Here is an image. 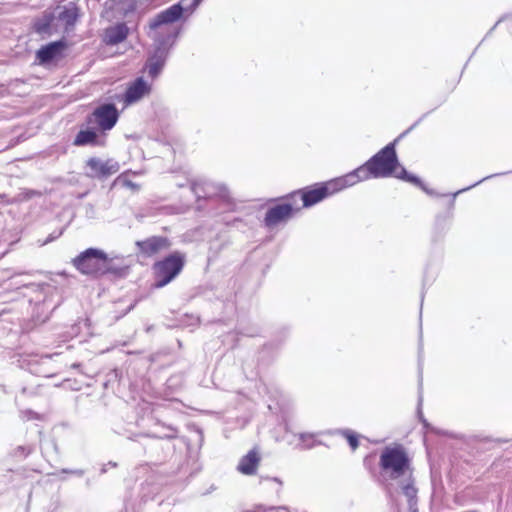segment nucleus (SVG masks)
Masks as SVG:
<instances>
[{
	"mask_svg": "<svg viewBox=\"0 0 512 512\" xmlns=\"http://www.w3.org/2000/svg\"><path fill=\"white\" fill-rule=\"evenodd\" d=\"M509 173H512V170L485 176L475 183L453 193H439L435 189L429 188L418 175L409 172L406 168H402L401 172L397 175L399 180L414 185L415 187L421 189L428 196L436 198L448 197L447 202L443 205V210L438 211L435 214L431 225L429 255L424 267L422 277V288L420 294V318L422 317V306L426 291L435 282L439 273L440 265L444 258L445 238L452 228L454 222L456 197L459 194L476 187L486 180L507 175Z\"/></svg>",
	"mask_w": 512,
	"mask_h": 512,
	"instance_id": "f257e3e1",
	"label": "nucleus"
},
{
	"mask_svg": "<svg viewBox=\"0 0 512 512\" xmlns=\"http://www.w3.org/2000/svg\"><path fill=\"white\" fill-rule=\"evenodd\" d=\"M184 1L181 0L172 4L149 20L146 33L152 40V48L148 56L168 60L170 52L176 45L183 30L182 25H172L187 21L196 11L192 10L191 3L184 6Z\"/></svg>",
	"mask_w": 512,
	"mask_h": 512,
	"instance_id": "f03ea898",
	"label": "nucleus"
},
{
	"mask_svg": "<svg viewBox=\"0 0 512 512\" xmlns=\"http://www.w3.org/2000/svg\"><path fill=\"white\" fill-rule=\"evenodd\" d=\"M380 476L384 480H400L399 487L407 498L410 512H418V489L415 486L411 459L401 444L386 446L379 460Z\"/></svg>",
	"mask_w": 512,
	"mask_h": 512,
	"instance_id": "7ed1b4c3",
	"label": "nucleus"
},
{
	"mask_svg": "<svg viewBox=\"0 0 512 512\" xmlns=\"http://www.w3.org/2000/svg\"><path fill=\"white\" fill-rule=\"evenodd\" d=\"M72 264L82 275L94 279L112 276L124 279L130 274V265L123 256H109L103 249L89 247L72 259Z\"/></svg>",
	"mask_w": 512,
	"mask_h": 512,
	"instance_id": "20e7f679",
	"label": "nucleus"
},
{
	"mask_svg": "<svg viewBox=\"0 0 512 512\" xmlns=\"http://www.w3.org/2000/svg\"><path fill=\"white\" fill-rule=\"evenodd\" d=\"M402 168L394 143H388L377 153L371 156L359 167L346 173V177L351 185L354 186L361 181L368 179H381L397 177Z\"/></svg>",
	"mask_w": 512,
	"mask_h": 512,
	"instance_id": "39448f33",
	"label": "nucleus"
},
{
	"mask_svg": "<svg viewBox=\"0 0 512 512\" xmlns=\"http://www.w3.org/2000/svg\"><path fill=\"white\" fill-rule=\"evenodd\" d=\"M22 294L28 299L31 309V320L34 325L44 324L52 312L61 304L59 289L46 282L23 284Z\"/></svg>",
	"mask_w": 512,
	"mask_h": 512,
	"instance_id": "423d86ee",
	"label": "nucleus"
},
{
	"mask_svg": "<svg viewBox=\"0 0 512 512\" xmlns=\"http://www.w3.org/2000/svg\"><path fill=\"white\" fill-rule=\"evenodd\" d=\"M190 190L196 198L198 211L218 210L220 213L234 212L237 203L229 188L223 183L191 181Z\"/></svg>",
	"mask_w": 512,
	"mask_h": 512,
	"instance_id": "0eeeda50",
	"label": "nucleus"
},
{
	"mask_svg": "<svg viewBox=\"0 0 512 512\" xmlns=\"http://www.w3.org/2000/svg\"><path fill=\"white\" fill-rule=\"evenodd\" d=\"M236 284L237 280L230 278L226 284L200 285L196 288L195 296L211 303L213 311L221 316L220 320H224L236 313Z\"/></svg>",
	"mask_w": 512,
	"mask_h": 512,
	"instance_id": "6e6552de",
	"label": "nucleus"
},
{
	"mask_svg": "<svg viewBox=\"0 0 512 512\" xmlns=\"http://www.w3.org/2000/svg\"><path fill=\"white\" fill-rule=\"evenodd\" d=\"M351 187L346 175L316 182L300 188L302 208H311L325 199Z\"/></svg>",
	"mask_w": 512,
	"mask_h": 512,
	"instance_id": "1a4fd4ad",
	"label": "nucleus"
},
{
	"mask_svg": "<svg viewBox=\"0 0 512 512\" xmlns=\"http://www.w3.org/2000/svg\"><path fill=\"white\" fill-rule=\"evenodd\" d=\"M138 504L125 498L124 508L121 512H142L143 507L156 512H166L171 503L166 502L161 495V485L156 483L153 479H146L140 486L138 492Z\"/></svg>",
	"mask_w": 512,
	"mask_h": 512,
	"instance_id": "9d476101",
	"label": "nucleus"
},
{
	"mask_svg": "<svg viewBox=\"0 0 512 512\" xmlns=\"http://www.w3.org/2000/svg\"><path fill=\"white\" fill-rule=\"evenodd\" d=\"M186 255L178 250L172 251L153 264L154 288H162L173 281L183 270Z\"/></svg>",
	"mask_w": 512,
	"mask_h": 512,
	"instance_id": "9b49d317",
	"label": "nucleus"
},
{
	"mask_svg": "<svg viewBox=\"0 0 512 512\" xmlns=\"http://www.w3.org/2000/svg\"><path fill=\"white\" fill-rule=\"evenodd\" d=\"M69 44L65 37L42 45L35 52V63L44 68L56 66L65 58Z\"/></svg>",
	"mask_w": 512,
	"mask_h": 512,
	"instance_id": "f8f14e48",
	"label": "nucleus"
},
{
	"mask_svg": "<svg viewBox=\"0 0 512 512\" xmlns=\"http://www.w3.org/2000/svg\"><path fill=\"white\" fill-rule=\"evenodd\" d=\"M120 113L113 102H104L97 105L93 111L86 115L88 124H94L107 134L118 122Z\"/></svg>",
	"mask_w": 512,
	"mask_h": 512,
	"instance_id": "ddd939ff",
	"label": "nucleus"
},
{
	"mask_svg": "<svg viewBox=\"0 0 512 512\" xmlns=\"http://www.w3.org/2000/svg\"><path fill=\"white\" fill-rule=\"evenodd\" d=\"M163 428L166 430V432L164 433H139L134 434L133 437L130 436L129 438L135 441H137L138 438L151 439V442L146 447L149 449L151 454H153L154 451L160 449L161 452L163 453V457H159V460H164L173 449V446L170 444L169 441L177 438L178 430L176 427H173L171 425L163 426ZM158 456L160 455L158 454Z\"/></svg>",
	"mask_w": 512,
	"mask_h": 512,
	"instance_id": "4468645a",
	"label": "nucleus"
},
{
	"mask_svg": "<svg viewBox=\"0 0 512 512\" xmlns=\"http://www.w3.org/2000/svg\"><path fill=\"white\" fill-rule=\"evenodd\" d=\"M72 144L76 147H105L107 134L94 124H88V120L85 118L79 126V131L75 135Z\"/></svg>",
	"mask_w": 512,
	"mask_h": 512,
	"instance_id": "2eb2a0df",
	"label": "nucleus"
},
{
	"mask_svg": "<svg viewBox=\"0 0 512 512\" xmlns=\"http://www.w3.org/2000/svg\"><path fill=\"white\" fill-rule=\"evenodd\" d=\"M273 202L274 205L267 208L263 219V224L268 229L287 223L297 214V209H293L290 203Z\"/></svg>",
	"mask_w": 512,
	"mask_h": 512,
	"instance_id": "dca6fc26",
	"label": "nucleus"
},
{
	"mask_svg": "<svg viewBox=\"0 0 512 512\" xmlns=\"http://www.w3.org/2000/svg\"><path fill=\"white\" fill-rule=\"evenodd\" d=\"M152 92V84L143 76H138L127 84L125 91L119 97L124 106L133 105Z\"/></svg>",
	"mask_w": 512,
	"mask_h": 512,
	"instance_id": "f3484780",
	"label": "nucleus"
},
{
	"mask_svg": "<svg viewBox=\"0 0 512 512\" xmlns=\"http://www.w3.org/2000/svg\"><path fill=\"white\" fill-rule=\"evenodd\" d=\"M85 169L88 177L105 180L117 173L120 169V165L114 159L103 161L100 158L91 157L86 161Z\"/></svg>",
	"mask_w": 512,
	"mask_h": 512,
	"instance_id": "a211bd4d",
	"label": "nucleus"
},
{
	"mask_svg": "<svg viewBox=\"0 0 512 512\" xmlns=\"http://www.w3.org/2000/svg\"><path fill=\"white\" fill-rule=\"evenodd\" d=\"M187 447V460L173 471L175 480L173 482H187L197 472L201 470V465L198 462V450H192L190 443L185 442Z\"/></svg>",
	"mask_w": 512,
	"mask_h": 512,
	"instance_id": "6ab92c4d",
	"label": "nucleus"
},
{
	"mask_svg": "<svg viewBox=\"0 0 512 512\" xmlns=\"http://www.w3.org/2000/svg\"><path fill=\"white\" fill-rule=\"evenodd\" d=\"M138 250L147 257L153 256L159 251L170 246V241L166 236H150L143 240L136 241Z\"/></svg>",
	"mask_w": 512,
	"mask_h": 512,
	"instance_id": "aec40b11",
	"label": "nucleus"
},
{
	"mask_svg": "<svg viewBox=\"0 0 512 512\" xmlns=\"http://www.w3.org/2000/svg\"><path fill=\"white\" fill-rule=\"evenodd\" d=\"M93 335L91 331V321L89 318H79L63 333L64 340L79 338V343L86 342Z\"/></svg>",
	"mask_w": 512,
	"mask_h": 512,
	"instance_id": "412c9836",
	"label": "nucleus"
},
{
	"mask_svg": "<svg viewBox=\"0 0 512 512\" xmlns=\"http://www.w3.org/2000/svg\"><path fill=\"white\" fill-rule=\"evenodd\" d=\"M129 36V27L125 22H117L104 30L103 42L108 46L123 43Z\"/></svg>",
	"mask_w": 512,
	"mask_h": 512,
	"instance_id": "4be33fe9",
	"label": "nucleus"
},
{
	"mask_svg": "<svg viewBox=\"0 0 512 512\" xmlns=\"http://www.w3.org/2000/svg\"><path fill=\"white\" fill-rule=\"evenodd\" d=\"M55 20L56 16L53 12H44L42 16L36 17L33 20L32 30L43 37H49L56 32Z\"/></svg>",
	"mask_w": 512,
	"mask_h": 512,
	"instance_id": "5701e85b",
	"label": "nucleus"
},
{
	"mask_svg": "<svg viewBox=\"0 0 512 512\" xmlns=\"http://www.w3.org/2000/svg\"><path fill=\"white\" fill-rule=\"evenodd\" d=\"M260 453L256 448L251 449L247 454L241 457L237 470L243 475H254L260 463Z\"/></svg>",
	"mask_w": 512,
	"mask_h": 512,
	"instance_id": "b1692460",
	"label": "nucleus"
},
{
	"mask_svg": "<svg viewBox=\"0 0 512 512\" xmlns=\"http://www.w3.org/2000/svg\"><path fill=\"white\" fill-rule=\"evenodd\" d=\"M282 348L271 341L265 343L257 354V363L259 366L267 367L271 365L278 357Z\"/></svg>",
	"mask_w": 512,
	"mask_h": 512,
	"instance_id": "393cba45",
	"label": "nucleus"
},
{
	"mask_svg": "<svg viewBox=\"0 0 512 512\" xmlns=\"http://www.w3.org/2000/svg\"><path fill=\"white\" fill-rule=\"evenodd\" d=\"M80 17L79 7L74 2L61 7L56 19L65 23L66 28L73 27Z\"/></svg>",
	"mask_w": 512,
	"mask_h": 512,
	"instance_id": "a878e982",
	"label": "nucleus"
},
{
	"mask_svg": "<svg viewBox=\"0 0 512 512\" xmlns=\"http://www.w3.org/2000/svg\"><path fill=\"white\" fill-rule=\"evenodd\" d=\"M422 358H423V338H422V326L420 325V335L418 343V369H419V390L422 389ZM423 396L422 392L419 391L418 403L416 414L419 422L423 424V419H426L422 411Z\"/></svg>",
	"mask_w": 512,
	"mask_h": 512,
	"instance_id": "bb28decb",
	"label": "nucleus"
},
{
	"mask_svg": "<svg viewBox=\"0 0 512 512\" xmlns=\"http://www.w3.org/2000/svg\"><path fill=\"white\" fill-rule=\"evenodd\" d=\"M229 245L230 241L228 239L222 237L213 239L209 244L207 266H210L212 263H214L217 260L219 254Z\"/></svg>",
	"mask_w": 512,
	"mask_h": 512,
	"instance_id": "cd10ccee",
	"label": "nucleus"
},
{
	"mask_svg": "<svg viewBox=\"0 0 512 512\" xmlns=\"http://www.w3.org/2000/svg\"><path fill=\"white\" fill-rule=\"evenodd\" d=\"M166 60L158 59L154 57L147 56V59L144 64V70L147 72V75L150 79H157L163 72Z\"/></svg>",
	"mask_w": 512,
	"mask_h": 512,
	"instance_id": "c85d7f7f",
	"label": "nucleus"
},
{
	"mask_svg": "<svg viewBox=\"0 0 512 512\" xmlns=\"http://www.w3.org/2000/svg\"><path fill=\"white\" fill-rule=\"evenodd\" d=\"M110 2L112 3L110 8L115 9L124 17L129 16L137 10L136 0H110Z\"/></svg>",
	"mask_w": 512,
	"mask_h": 512,
	"instance_id": "c756f323",
	"label": "nucleus"
},
{
	"mask_svg": "<svg viewBox=\"0 0 512 512\" xmlns=\"http://www.w3.org/2000/svg\"><path fill=\"white\" fill-rule=\"evenodd\" d=\"M300 199V189L293 190L281 197L270 199V201H281L282 203H290L293 209H297V213L300 212L302 206H298V200Z\"/></svg>",
	"mask_w": 512,
	"mask_h": 512,
	"instance_id": "7c9ffc66",
	"label": "nucleus"
},
{
	"mask_svg": "<svg viewBox=\"0 0 512 512\" xmlns=\"http://www.w3.org/2000/svg\"><path fill=\"white\" fill-rule=\"evenodd\" d=\"M314 433L309 432H301L298 434V438L301 441V444L299 445L301 449L309 450L314 448L317 445H321L322 441L315 439Z\"/></svg>",
	"mask_w": 512,
	"mask_h": 512,
	"instance_id": "2f4dec72",
	"label": "nucleus"
},
{
	"mask_svg": "<svg viewBox=\"0 0 512 512\" xmlns=\"http://www.w3.org/2000/svg\"><path fill=\"white\" fill-rule=\"evenodd\" d=\"M291 332V327L288 325H282L277 328L273 334V338L270 340L271 342L278 344L280 348L283 347L286 340L289 338Z\"/></svg>",
	"mask_w": 512,
	"mask_h": 512,
	"instance_id": "473e14b6",
	"label": "nucleus"
},
{
	"mask_svg": "<svg viewBox=\"0 0 512 512\" xmlns=\"http://www.w3.org/2000/svg\"><path fill=\"white\" fill-rule=\"evenodd\" d=\"M338 434H340L341 436H343L346 440H347V443L349 445V447L351 448L352 451H355L359 445H360V442H359V438H360V435L358 433H356L355 431L351 430V429H340L338 431Z\"/></svg>",
	"mask_w": 512,
	"mask_h": 512,
	"instance_id": "72a5a7b5",
	"label": "nucleus"
},
{
	"mask_svg": "<svg viewBox=\"0 0 512 512\" xmlns=\"http://www.w3.org/2000/svg\"><path fill=\"white\" fill-rule=\"evenodd\" d=\"M422 427L425 433H432L439 436H446L452 439H458V437L454 433L433 426L431 423H429L427 419H423Z\"/></svg>",
	"mask_w": 512,
	"mask_h": 512,
	"instance_id": "f704fd0d",
	"label": "nucleus"
},
{
	"mask_svg": "<svg viewBox=\"0 0 512 512\" xmlns=\"http://www.w3.org/2000/svg\"><path fill=\"white\" fill-rule=\"evenodd\" d=\"M273 510L276 512H289L286 506H266L264 504H256L252 509H245L241 512H268Z\"/></svg>",
	"mask_w": 512,
	"mask_h": 512,
	"instance_id": "c9c22d12",
	"label": "nucleus"
},
{
	"mask_svg": "<svg viewBox=\"0 0 512 512\" xmlns=\"http://www.w3.org/2000/svg\"><path fill=\"white\" fill-rule=\"evenodd\" d=\"M429 115V112H426L422 114L410 127H408L406 130H404L402 133H400L393 141L390 143H394L395 147L399 143L400 140L405 138L410 132H412L427 116Z\"/></svg>",
	"mask_w": 512,
	"mask_h": 512,
	"instance_id": "e433bc0d",
	"label": "nucleus"
},
{
	"mask_svg": "<svg viewBox=\"0 0 512 512\" xmlns=\"http://www.w3.org/2000/svg\"><path fill=\"white\" fill-rule=\"evenodd\" d=\"M34 451L32 445H19L11 453L14 458L19 460L27 458Z\"/></svg>",
	"mask_w": 512,
	"mask_h": 512,
	"instance_id": "4c0bfd02",
	"label": "nucleus"
},
{
	"mask_svg": "<svg viewBox=\"0 0 512 512\" xmlns=\"http://www.w3.org/2000/svg\"><path fill=\"white\" fill-rule=\"evenodd\" d=\"M121 376H122V372L120 369L114 368V369L110 370L106 374V380L103 383L104 388H108L110 384L119 382Z\"/></svg>",
	"mask_w": 512,
	"mask_h": 512,
	"instance_id": "58836bf2",
	"label": "nucleus"
},
{
	"mask_svg": "<svg viewBox=\"0 0 512 512\" xmlns=\"http://www.w3.org/2000/svg\"><path fill=\"white\" fill-rule=\"evenodd\" d=\"M220 221L228 227H240L243 225V220L240 217L223 216Z\"/></svg>",
	"mask_w": 512,
	"mask_h": 512,
	"instance_id": "ea45409f",
	"label": "nucleus"
},
{
	"mask_svg": "<svg viewBox=\"0 0 512 512\" xmlns=\"http://www.w3.org/2000/svg\"><path fill=\"white\" fill-rule=\"evenodd\" d=\"M64 231H65L64 226L60 227L58 229H55L47 236V238L42 242L41 245L43 246V245L49 244V243L57 240L58 238H60L63 235Z\"/></svg>",
	"mask_w": 512,
	"mask_h": 512,
	"instance_id": "a19ab883",
	"label": "nucleus"
},
{
	"mask_svg": "<svg viewBox=\"0 0 512 512\" xmlns=\"http://www.w3.org/2000/svg\"><path fill=\"white\" fill-rule=\"evenodd\" d=\"M510 18V14H504L502 15L497 21L496 23L489 29V31L486 33V35L484 36V38L482 39V41L479 43L478 47L481 45V43L487 39L492 33L493 31L496 29V27L502 23L503 21L505 20H508Z\"/></svg>",
	"mask_w": 512,
	"mask_h": 512,
	"instance_id": "79ce46f5",
	"label": "nucleus"
},
{
	"mask_svg": "<svg viewBox=\"0 0 512 512\" xmlns=\"http://www.w3.org/2000/svg\"><path fill=\"white\" fill-rule=\"evenodd\" d=\"M478 441L480 442H484V443H490V442H496V443H507L509 440L508 439H502V438H497V439H494L490 436H476L475 437Z\"/></svg>",
	"mask_w": 512,
	"mask_h": 512,
	"instance_id": "37998d69",
	"label": "nucleus"
},
{
	"mask_svg": "<svg viewBox=\"0 0 512 512\" xmlns=\"http://www.w3.org/2000/svg\"><path fill=\"white\" fill-rule=\"evenodd\" d=\"M24 198L26 200L28 199H31L35 196H39L40 195V192L36 191V190H33V189H25L23 192H22Z\"/></svg>",
	"mask_w": 512,
	"mask_h": 512,
	"instance_id": "c03bdc74",
	"label": "nucleus"
},
{
	"mask_svg": "<svg viewBox=\"0 0 512 512\" xmlns=\"http://www.w3.org/2000/svg\"><path fill=\"white\" fill-rule=\"evenodd\" d=\"M62 473H69L77 477H82L85 474V471L83 469H62Z\"/></svg>",
	"mask_w": 512,
	"mask_h": 512,
	"instance_id": "a18cd8bd",
	"label": "nucleus"
},
{
	"mask_svg": "<svg viewBox=\"0 0 512 512\" xmlns=\"http://www.w3.org/2000/svg\"><path fill=\"white\" fill-rule=\"evenodd\" d=\"M263 480H271V481H274V482H276V483L278 484L279 488H281V487H282V485H283L282 480H281L280 478H278V477H272V478H270V477H268V476H263V475H261V476H260V481H263Z\"/></svg>",
	"mask_w": 512,
	"mask_h": 512,
	"instance_id": "49530a36",
	"label": "nucleus"
},
{
	"mask_svg": "<svg viewBox=\"0 0 512 512\" xmlns=\"http://www.w3.org/2000/svg\"><path fill=\"white\" fill-rule=\"evenodd\" d=\"M124 185L126 187H129V188L133 189V190H139V188H140L139 184H137V183H135V182H133L131 180H128V179L124 181Z\"/></svg>",
	"mask_w": 512,
	"mask_h": 512,
	"instance_id": "de8ad7c7",
	"label": "nucleus"
},
{
	"mask_svg": "<svg viewBox=\"0 0 512 512\" xmlns=\"http://www.w3.org/2000/svg\"><path fill=\"white\" fill-rule=\"evenodd\" d=\"M0 203L2 204H11L13 201H11L6 194H0Z\"/></svg>",
	"mask_w": 512,
	"mask_h": 512,
	"instance_id": "09e8293b",
	"label": "nucleus"
},
{
	"mask_svg": "<svg viewBox=\"0 0 512 512\" xmlns=\"http://www.w3.org/2000/svg\"><path fill=\"white\" fill-rule=\"evenodd\" d=\"M26 414L28 416V419H39L38 413L33 410H27Z\"/></svg>",
	"mask_w": 512,
	"mask_h": 512,
	"instance_id": "8fccbe9b",
	"label": "nucleus"
},
{
	"mask_svg": "<svg viewBox=\"0 0 512 512\" xmlns=\"http://www.w3.org/2000/svg\"><path fill=\"white\" fill-rule=\"evenodd\" d=\"M374 459V454H369L367 455L365 458H364V466L368 467L369 465H371V461Z\"/></svg>",
	"mask_w": 512,
	"mask_h": 512,
	"instance_id": "3c124183",
	"label": "nucleus"
},
{
	"mask_svg": "<svg viewBox=\"0 0 512 512\" xmlns=\"http://www.w3.org/2000/svg\"><path fill=\"white\" fill-rule=\"evenodd\" d=\"M202 2H203V0H192L191 1L192 10H196L201 5Z\"/></svg>",
	"mask_w": 512,
	"mask_h": 512,
	"instance_id": "603ef678",
	"label": "nucleus"
},
{
	"mask_svg": "<svg viewBox=\"0 0 512 512\" xmlns=\"http://www.w3.org/2000/svg\"><path fill=\"white\" fill-rule=\"evenodd\" d=\"M197 438H198V442H199V447L198 449H200L201 445H202V442H203V433H202V430L201 429H198L197 430Z\"/></svg>",
	"mask_w": 512,
	"mask_h": 512,
	"instance_id": "864d4df0",
	"label": "nucleus"
},
{
	"mask_svg": "<svg viewBox=\"0 0 512 512\" xmlns=\"http://www.w3.org/2000/svg\"><path fill=\"white\" fill-rule=\"evenodd\" d=\"M477 49H478V46L474 49V51L472 52V54L470 55V57H469V58H468V60L466 61V63H465V65H464V68H463V69H465V68L467 67L468 62H469V61L471 60V58L474 56V54L476 53ZM461 73H464V70H461Z\"/></svg>",
	"mask_w": 512,
	"mask_h": 512,
	"instance_id": "5fc2aeb1",
	"label": "nucleus"
},
{
	"mask_svg": "<svg viewBox=\"0 0 512 512\" xmlns=\"http://www.w3.org/2000/svg\"><path fill=\"white\" fill-rule=\"evenodd\" d=\"M239 334L253 337V336L257 335V332L256 331H252V332L239 331Z\"/></svg>",
	"mask_w": 512,
	"mask_h": 512,
	"instance_id": "6e6d98bb",
	"label": "nucleus"
},
{
	"mask_svg": "<svg viewBox=\"0 0 512 512\" xmlns=\"http://www.w3.org/2000/svg\"><path fill=\"white\" fill-rule=\"evenodd\" d=\"M135 306H136V301L128 306V308L126 309L125 313H128L131 310H133Z\"/></svg>",
	"mask_w": 512,
	"mask_h": 512,
	"instance_id": "4d7b16f0",
	"label": "nucleus"
},
{
	"mask_svg": "<svg viewBox=\"0 0 512 512\" xmlns=\"http://www.w3.org/2000/svg\"><path fill=\"white\" fill-rule=\"evenodd\" d=\"M508 20H510V24H509V32H510V34L512 35V14H510V18H509Z\"/></svg>",
	"mask_w": 512,
	"mask_h": 512,
	"instance_id": "13d9d810",
	"label": "nucleus"
},
{
	"mask_svg": "<svg viewBox=\"0 0 512 512\" xmlns=\"http://www.w3.org/2000/svg\"><path fill=\"white\" fill-rule=\"evenodd\" d=\"M106 471H107V470H106V467H105V466H103V467L101 468V470H100L101 474L106 473Z\"/></svg>",
	"mask_w": 512,
	"mask_h": 512,
	"instance_id": "bf43d9fd",
	"label": "nucleus"
},
{
	"mask_svg": "<svg viewBox=\"0 0 512 512\" xmlns=\"http://www.w3.org/2000/svg\"><path fill=\"white\" fill-rule=\"evenodd\" d=\"M79 366H80V364H79V363H74V364H73V367H74V368H78Z\"/></svg>",
	"mask_w": 512,
	"mask_h": 512,
	"instance_id": "052dcab7",
	"label": "nucleus"
},
{
	"mask_svg": "<svg viewBox=\"0 0 512 512\" xmlns=\"http://www.w3.org/2000/svg\"><path fill=\"white\" fill-rule=\"evenodd\" d=\"M109 465L115 467L117 464L114 462H109Z\"/></svg>",
	"mask_w": 512,
	"mask_h": 512,
	"instance_id": "680f3d73",
	"label": "nucleus"
},
{
	"mask_svg": "<svg viewBox=\"0 0 512 512\" xmlns=\"http://www.w3.org/2000/svg\"><path fill=\"white\" fill-rule=\"evenodd\" d=\"M434 110H437V107H434V109H432L431 111H428V112H429V114H430L432 111H434Z\"/></svg>",
	"mask_w": 512,
	"mask_h": 512,
	"instance_id": "e2e57ef3",
	"label": "nucleus"
},
{
	"mask_svg": "<svg viewBox=\"0 0 512 512\" xmlns=\"http://www.w3.org/2000/svg\"><path fill=\"white\" fill-rule=\"evenodd\" d=\"M193 320H194L195 322H198V321H199V318H198V317H197V318H193Z\"/></svg>",
	"mask_w": 512,
	"mask_h": 512,
	"instance_id": "0e129e2a",
	"label": "nucleus"
},
{
	"mask_svg": "<svg viewBox=\"0 0 512 512\" xmlns=\"http://www.w3.org/2000/svg\"><path fill=\"white\" fill-rule=\"evenodd\" d=\"M86 484L90 485V480L89 479H87Z\"/></svg>",
	"mask_w": 512,
	"mask_h": 512,
	"instance_id": "69168bd1",
	"label": "nucleus"
}]
</instances>
